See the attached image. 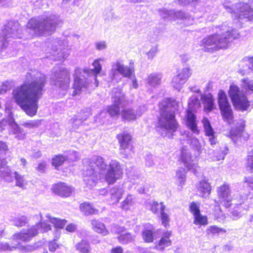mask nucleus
Instances as JSON below:
<instances>
[{
	"label": "nucleus",
	"instance_id": "obj_10",
	"mask_svg": "<svg viewBox=\"0 0 253 253\" xmlns=\"http://www.w3.org/2000/svg\"><path fill=\"white\" fill-rule=\"evenodd\" d=\"M70 76L67 69L61 67L58 70L55 68L53 69L51 83L57 88L60 97L64 96L67 92L70 81Z\"/></svg>",
	"mask_w": 253,
	"mask_h": 253
},
{
	"label": "nucleus",
	"instance_id": "obj_19",
	"mask_svg": "<svg viewBox=\"0 0 253 253\" xmlns=\"http://www.w3.org/2000/svg\"><path fill=\"white\" fill-rule=\"evenodd\" d=\"M217 101L219 108L223 117L226 120L231 119L232 118L233 112L227 95L223 90H220L219 91Z\"/></svg>",
	"mask_w": 253,
	"mask_h": 253
},
{
	"label": "nucleus",
	"instance_id": "obj_59",
	"mask_svg": "<svg viewBox=\"0 0 253 253\" xmlns=\"http://www.w3.org/2000/svg\"><path fill=\"white\" fill-rule=\"evenodd\" d=\"M12 6L11 0H0V7H8Z\"/></svg>",
	"mask_w": 253,
	"mask_h": 253
},
{
	"label": "nucleus",
	"instance_id": "obj_27",
	"mask_svg": "<svg viewBox=\"0 0 253 253\" xmlns=\"http://www.w3.org/2000/svg\"><path fill=\"white\" fill-rule=\"evenodd\" d=\"M54 193L63 197L70 196L73 191V188L64 182H60L55 184L53 188Z\"/></svg>",
	"mask_w": 253,
	"mask_h": 253
},
{
	"label": "nucleus",
	"instance_id": "obj_1",
	"mask_svg": "<svg viewBox=\"0 0 253 253\" xmlns=\"http://www.w3.org/2000/svg\"><path fill=\"white\" fill-rule=\"evenodd\" d=\"M28 73L23 84L13 91L17 104L30 116H34L38 109L46 83L45 76L41 73Z\"/></svg>",
	"mask_w": 253,
	"mask_h": 253
},
{
	"label": "nucleus",
	"instance_id": "obj_54",
	"mask_svg": "<svg viewBox=\"0 0 253 253\" xmlns=\"http://www.w3.org/2000/svg\"><path fill=\"white\" fill-rule=\"evenodd\" d=\"M158 51V45H155L151 47L150 50L147 52V55L149 59H152L156 55Z\"/></svg>",
	"mask_w": 253,
	"mask_h": 253
},
{
	"label": "nucleus",
	"instance_id": "obj_63",
	"mask_svg": "<svg viewBox=\"0 0 253 253\" xmlns=\"http://www.w3.org/2000/svg\"><path fill=\"white\" fill-rule=\"evenodd\" d=\"M242 130L241 129L234 130V128H232L230 130V134L232 136H238L240 135Z\"/></svg>",
	"mask_w": 253,
	"mask_h": 253
},
{
	"label": "nucleus",
	"instance_id": "obj_39",
	"mask_svg": "<svg viewBox=\"0 0 253 253\" xmlns=\"http://www.w3.org/2000/svg\"><path fill=\"white\" fill-rule=\"evenodd\" d=\"M46 217L48 219V221L52 223L55 228H63L66 223V220L65 219L61 220L59 218L52 217L49 214H47Z\"/></svg>",
	"mask_w": 253,
	"mask_h": 253
},
{
	"label": "nucleus",
	"instance_id": "obj_31",
	"mask_svg": "<svg viewBox=\"0 0 253 253\" xmlns=\"http://www.w3.org/2000/svg\"><path fill=\"white\" fill-rule=\"evenodd\" d=\"M123 193V189L119 186H115L111 188L108 194L110 198L108 201L110 204H115L119 202Z\"/></svg>",
	"mask_w": 253,
	"mask_h": 253
},
{
	"label": "nucleus",
	"instance_id": "obj_37",
	"mask_svg": "<svg viewBox=\"0 0 253 253\" xmlns=\"http://www.w3.org/2000/svg\"><path fill=\"white\" fill-rule=\"evenodd\" d=\"M76 249L82 253H90L91 248L88 241L82 240L76 246Z\"/></svg>",
	"mask_w": 253,
	"mask_h": 253
},
{
	"label": "nucleus",
	"instance_id": "obj_57",
	"mask_svg": "<svg viewBox=\"0 0 253 253\" xmlns=\"http://www.w3.org/2000/svg\"><path fill=\"white\" fill-rule=\"evenodd\" d=\"M14 246L10 247L9 244L6 243L0 242V251H5L7 250L11 251L12 248H15Z\"/></svg>",
	"mask_w": 253,
	"mask_h": 253
},
{
	"label": "nucleus",
	"instance_id": "obj_23",
	"mask_svg": "<svg viewBox=\"0 0 253 253\" xmlns=\"http://www.w3.org/2000/svg\"><path fill=\"white\" fill-rule=\"evenodd\" d=\"M165 206L163 202L159 203L158 202L154 201L153 202L151 210L155 214H158L160 213V217L162 220V224L167 227L169 225V218L168 214L165 212Z\"/></svg>",
	"mask_w": 253,
	"mask_h": 253
},
{
	"label": "nucleus",
	"instance_id": "obj_12",
	"mask_svg": "<svg viewBox=\"0 0 253 253\" xmlns=\"http://www.w3.org/2000/svg\"><path fill=\"white\" fill-rule=\"evenodd\" d=\"M131 65V63H130ZM134 74L133 68L129 66H126L119 61L114 62L109 72V77L112 81L119 82L122 77L131 79Z\"/></svg>",
	"mask_w": 253,
	"mask_h": 253
},
{
	"label": "nucleus",
	"instance_id": "obj_17",
	"mask_svg": "<svg viewBox=\"0 0 253 253\" xmlns=\"http://www.w3.org/2000/svg\"><path fill=\"white\" fill-rule=\"evenodd\" d=\"M68 39L60 40L58 39L52 41L51 44V52L55 59L62 60L66 58L69 54Z\"/></svg>",
	"mask_w": 253,
	"mask_h": 253
},
{
	"label": "nucleus",
	"instance_id": "obj_51",
	"mask_svg": "<svg viewBox=\"0 0 253 253\" xmlns=\"http://www.w3.org/2000/svg\"><path fill=\"white\" fill-rule=\"evenodd\" d=\"M40 124L39 120H32L24 122L22 125L28 128H33L38 126Z\"/></svg>",
	"mask_w": 253,
	"mask_h": 253
},
{
	"label": "nucleus",
	"instance_id": "obj_60",
	"mask_svg": "<svg viewBox=\"0 0 253 253\" xmlns=\"http://www.w3.org/2000/svg\"><path fill=\"white\" fill-rule=\"evenodd\" d=\"M106 114V112L105 111H102L100 112L98 115L96 117L95 121L96 122H98L100 123H103L104 121L102 120V118L104 117Z\"/></svg>",
	"mask_w": 253,
	"mask_h": 253
},
{
	"label": "nucleus",
	"instance_id": "obj_47",
	"mask_svg": "<svg viewBox=\"0 0 253 253\" xmlns=\"http://www.w3.org/2000/svg\"><path fill=\"white\" fill-rule=\"evenodd\" d=\"M27 221V217L22 215L15 218L13 222L15 226L17 227H22L26 225Z\"/></svg>",
	"mask_w": 253,
	"mask_h": 253
},
{
	"label": "nucleus",
	"instance_id": "obj_64",
	"mask_svg": "<svg viewBox=\"0 0 253 253\" xmlns=\"http://www.w3.org/2000/svg\"><path fill=\"white\" fill-rule=\"evenodd\" d=\"M45 168V162H42L39 163V164L38 165V166L37 167V170L41 172H43L44 171Z\"/></svg>",
	"mask_w": 253,
	"mask_h": 253
},
{
	"label": "nucleus",
	"instance_id": "obj_4",
	"mask_svg": "<svg viewBox=\"0 0 253 253\" xmlns=\"http://www.w3.org/2000/svg\"><path fill=\"white\" fill-rule=\"evenodd\" d=\"M159 109L160 116L156 125V130L163 136L171 137L178 125L175 120V112L172 110L170 99H163L159 104Z\"/></svg>",
	"mask_w": 253,
	"mask_h": 253
},
{
	"label": "nucleus",
	"instance_id": "obj_20",
	"mask_svg": "<svg viewBox=\"0 0 253 253\" xmlns=\"http://www.w3.org/2000/svg\"><path fill=\"white\" fill-rule=\"evenodd\" d=\"M191 75L192 71L189 67L183 68L178 75L173 77L171 85L175 89L180 91Z\"/></svg>",
	"mask_w": 253,
	"mask_h": 253
},
{
	"label": "nucleus",
	"instance_id": "obj_56",
	"mask_svg": "<svg viewBox=\"0 0 253 253\" xmlns=\"http://www.w3.org/2000/svg\"><path fill=\"white\" fill-rule=\"evenodd\" d=\"M247 167L253 173V156L248 155L247 158Z\"/></svg>",
	"mask_w": 253,
	"mask_h": 253
},
{
	"label": "nucleus",
	"instance_id": "obj_46",
	"mask_svg": "<svg viewBox=\"0 0 253 253\" xmlns=\"http://www.w3.org/2000/svg\"><path fill=\"white\" fill-rule=\"evenodd\" d=\"M189 211L193 217L200 213V204L195 202H191L189 205Z\"/></svg>",
	"mask_w": 253,
	"mask_h": 253
},
{
	"label": "nucleus",
	"instance_id": "obj_45",
	"mask_svg": "<svg viewBox=\"0 0 253 253\" xmlns=\"http://www.w3.org/2000/svg\"><path fill=\"white\" fill-rule=\"evenodd\" d=\"M191 147L197 152V154L199 155L201 151V147L199 140L196 137H192L190 140Z\"/></svg>",
	"mask_w": 253,
	"mask_h": 253
},
{
	"label": "nucleus",
	"instance_id": "obj_44",
	"mask_svg": "<svg viewBox=\"0 0 253 253\" xmlns=\"http://www.w3.org/2000/svg\"><path fill=\"white\" fill-rule=\"evenodd\" d=\"M133 239V237L130 233L121 234L118 237V240L120 243L123 244H126L130 242Z\"/></svg>",
	"mask_w": 253,
	"mask_h": 253
},
{
	"label": "nucleus",
	"instance_id": "obj_13",
	"mask_svg": "<svg viewBox=\"0 0 253 253\" xmlns=\"http://www.w3.org/2000/svg\"><path fill=\"white\" fill-rule=\"evenodd\" d=\"M201 106V102L199 96H191L188 102V109L187 111L186 125L194 133H199L196 122V116L193 112Z\"/></svg>",
	"mask_w": 253,
	"mask_h": 253
},
{
	"label": "nucleus",
	"instance_id": "obj_50",
	"mask_svg": "<svg viewBox=\"0 0 253 253\" xmlns=\"http://www.w3.org/2000/svg\"><path fill=\"white\" fill-rule=\"evenodd\" d=\"M225 233L226 231L223 228H219L216 225L209 226L207 229V234L211 233L212 234H219L220 232Z\"/></svg>",
	"mask_w": 253,
	"mask_h": 253
},
{
	"label": "nucleus",
	"instance_id": "obj_24",
	"mask_svg": "<svg viewBox=\"0 0 253 253\" xmlns=\"http://www.w3.org/2000/svg\"><path fill=\"white\" fill-rule=\"evenodd\" d=\"M202 123L205 136L208 137V140L211 145L214 147L217 142V138L215 135V132L210 121L207 118H204L202 120Z\"/></svg>",
	"mask_w": 253,
	"mask_h": 253
},
{
	"label": "nucleus",
	"instance_id": "obj_55",
	"mask_svg": "<svg viewBox=\"0 0 253 253\" xmlns=\"http://www.w3.org/2000/svg\"><path fill=\"white\" fill-rule=\"evenodd\" d=\"M95 47L98 50L105 49L107 48V43L104 41L97 42L95 43Z\"/></svg>",
	"mask_w": 253,
	"mask_h": 253
},
{
	"label": "nucleus",
	"instance_id": "obj_28",
	"mask_svg": "<svg viewBox=\"0 0 253 253\" xmlns=\"http://www.w3.org/2000/svg\"><path fill=\"white\" fill-rule=\"evenodd\" d=\"M90 110L89 108H85L81 112L78 113V115H75L72 119L73 127L74 129H77L82 125L83 123L90 116Z\"/></svg>",
	"mask_w": 253,
	"mask_h": 253
},
{
	"label": "nucleus",
	"instance_id": "obj_18",
	"mask_svg": "<svg viewBox=\"0 0 253 253\" xmlns=\"http://www.w3.org/2000/svg\"><path fill=\"white\" fill-rule=\"evenodd\" d=\"M117 138L120 145V154L124 158H129L133 152L131 136L128 132L124 131L117 135Z\"/></svg>",
	"mask_w": 253,
	"mask_h": 253
},
{
	"label": "nucleus",
	"instance_id": "obj_49",
	"mask_svg": "<svg viewBox=\"0 0 253 253\" xmlns=\"http://www.w3.org/2000/svg\"><path fill=\"white\" fill-rule=\"evenodd\" d=\"M66 158L62 155L56 156L52 159V164L55 167L61 166L65 161Z\"/></svg>",
	"mask_w": 253,
	"mask_h": 253
},
{
	"label": "nucleus",
	"instance_id": "obj_53",
	"mask_svg": "<svg viewBox=\"0 0 253 253\" xmlns=\"http://www.w3.org/2000/svg\"><path fill=\"white\" fill-rule=\"evenodd\" d=\"M145 165L147 167H152L154 166L153 156L151 154H147L145 155Z\"/></svg>",
	"mask_w": 253,
	"mask_h": 253
},
{
	"label": "nucleus",
	"instance_id": "obj_33",
	"mask_svg": "<svg viewBox=\"0 0 253 253\" xmlns=\"http://www.w3.org/2000/svg\"><path fill=\"white\" fill-rule=\"evenodd\" d=\"M155 229L152 225L148 223L144 225L142 231V238L146 243H152L154 240V232Z\"/></svg>",
	"mask_w": 253,
	"mask_h": 253
},
{
	"label": "nucleus",
	"instance_id": "obj_6",
	"mask_svg": "<svg viewBox=\"0 0 253 253\" xmlns=\"http://www.w3.org/2000/svg\"><path fill=\"white\" fill-rule=\"evenodd\" d=\"M112 100L113 104L108 107L107 111L112 117L118 116L121 109L123 119L130 121L136 119L137 116H140L142 113L128 107L130 101L119 88H114L113 89Z\"/></svg>",
	"mask_w": 253,
	"mask_h": 253
},
{
	"label": "nucleus",
	"instance_id": "obj_8",
	"mask_svg": "<svg viewBox=\"0 0 253 253\" xmlns=\"http://www.w3.org/2000/svg\"><path fill=\"white\" fill-rule=\"evenodd\" d=\"M23 38V33L21 26L17 22L9 21L4 25L0 33V50L1 52H5L9 55H11L8 50V42L10 39ZM14 54H11L13 55Z\"/></svg>",
	"mask_w": 253,
	"mask_h": 253
},
{
	"label": "nucleus",
	"instance_id": "obj_14",
	"mask_svg": "<svg viewBox=\"0 0 253 253\" xmlns=\"http://www.w3.org/2000/svg\"><path fill=\"white\" fill-rule=\"evenodd\" d=\"M229 95L236 109L241 111L248 109L249 107V102L247 97L239 89L238 86L231 84L229 90Z\"/></svg>",
	"mask_w": 253,
	"mask_h": 253
},
{
	"label": "nucleus",
	"instance_id": "obj_48",
	"mask_svg": "<svg viewBox=\"0 0 253 253\" xmlns=\"http://www.w3.org/2000/svg\"><path fill=\"white\" fill-rule=\"evenodd\" d=\"M16 180V185L20 188H23L25 185V179L23 176H22L16 172L13 173Z\"/></svg>",
	"mask_w": 253,
	"mask_h": 253
},
{
	"label": "nucleus",
	"instance_id": "obj_29",
	"mask_svg": "<svg viewBox=\"0 0 253 253\" xmlns=\"http://www.w3.org/2000/svg\"><path fill=\"white\" fill-rule=\"evenodd\" d=\"M171 235V231H167L165 232L159 242L155 244L156 249L163 251L166 248L170 246L172 244V241L170 239Z\"/></svg>",
	"mask_w": 253,
	"mask_h": 253
},
{
	"label": "nucleus",
	"instance_id": "obj_9",
	"mask_svg": "<svg viewBox=\"0 0 253 253\" xmlns=\"http://www.w3.org/2000/svg\"><path fill=\"white\" fill-rule=\"evenodd\" d=\"M236 0H224L223 5L226 10L235 15V18L241 23L253 19V9L251 5L244 2L233 3Z\"/></svg>",
	"mask_w": 253,
	"mask_h": 253
},
{
	"label": "nucleus",
	"instance_id": "obj_22",
	"mask_svg": "<svg viewBox=\"0 0 253 253\" xmlns=\"http://www.w3.org/2000/svg\"><path fill=\"white\" fill-rule=\"evenodd\" d=\"M243 192L239 196L243 201L249 202V199L253 198V178L251 177H245L242 184Z\"/></svg>",
	"mask_w": 253,
	"mask_h": 253
},
{
	"label": "nucleus",
	"instance_id": "obj_36",
	"mask_svg": "<svg viewBox=\"0 0 253 253\" xmlns=\"http://www.w3.org/2000/svg\"><path fill=\"white\" fill-rule=\"evenodd\" d=\"M162 75L160 73H152L148 78V84L152 86H156L160 84Z\"/></svg>",
	"mask_w": 253,
	"mask_h": 253
},
{
	"label": "nucleus",
	"instance_id": "obj_16",
	"mask_svg": "<svg viewBox=\"0 0 253 253\" xmlns=\"http://www.w3.org/2000/svg\"><path fill=\"white\" fill-rule=\"evenodd\" d=\"M5 130L14 134L15 137L18 140H22L25 137V134L23 130L11 117L4 118L0 121V131L2 132Z\"/></svg>",
	"mask_w": 253,
	"mask_h": 253
},
{
	"label": "nucleus",
	"instance_id": "obj_30",
	"mask_svg": "<svg viewBox=\"0 0 253 253\" xmlns=\"http://www.w3.org/2000/svg\"><path fill=\"white\" fill-rule=\"evenodd\" d=\"M196 187L199 196L203 198H207L211 193V186L206 180L200 181Z\"/></svg>",
	"mask_w": 253,
	"mask_h": 253
},
{
	"label": "nucleus",
	"instance_id": "obj_11",
	"mask_svg": "<svg viewBox=\"0 0 253 253\" xmlns=\"http://www.w3.org/2000/svg\"><path fill=\"white\" fill-rule=\"evenodd\" d=\"M51 230L50 225L45 221H41L33 225L29 228L23 229L19 233L13 235V239L23 242L30 241L34 236H36L39 231L41 232H46Z\"/></svg>",
	"mask_w": 253,
	"mask_h": 253
},
{
	"label": "nucleus",
	"instance_id": "obj_35",
	"mask_svg": "<svg viewBox=\"0 0 253 253\" xmlns=\"http://www.w3.org/2000/svg\"><path fill=\"white\" fill-rule=\"evenodd\" d=\"M91 225L93 230L103 236H105L108 234V231L106 229L105 224L100 222V221L96 219L91 220Z\"/></svg>",
	"mask_w": 253,
	"mask_h": 253
},
{
	"label": "nucleus",
	"instance_id": "obj_52",
	"mask_svg": "<svg viewBox=\"0 0 253 253\" xmlns=\"http://www.w3.org/2000/svg\"><path fill=\"white\" fill-rule=\"evenodd\" d=\"M228 149L227 147H224L223 150H221L218 152L217 155L215 156V158L213 160L219 161L223 160L225 156L228 153Z\"/></svg>",
	"mask_w": 253,
	"mask_h": 253
},
{
	"label": "nucleus",
	"instance_id": "obj_58",
	"mask_svg": "<svg viewBox=\"0 0 253 253\" xmlns=\"http://www.w3.org/2000/svg\"><path fill=\"white\" fill-rule=\"evenodd\" d=\"M55 240H54L49 242V250L52 252H55L58 247V245L55 242Z\"/></svg>",
	"mask_w": 253,
	"mask_h": 253
},
{
	"label": "nucleus",
	"instance_id": "obj_38",
	"mask_svg": "<svg viewBox=\"0 0 253 253\" xmlns=\"http://www.w3.org/2000/svg\"><path fill=\"white\" fill-rule=\"evenodd\" d=\"M80 209L84 215H88L95 214L97 211L89 203H83L80 205Z\"/></svg>",
	"mask_w": 253,
	"mask_h": 253
},
{
	"label": "nucleus",
	"instance_id": "obj_41",
	"mask_svg": "<svg viewBox=\"0 0 253 253\" xmlns=\"http://www.w3.org/2000/svg\"><path fill=\"white\" fill-rule=\"evenodd\" d=\"M176 176L177 178L179 186H182L185 184L186 180V171L183 168H181L176 171Z\"/></svg>",
	"mask_w": 253,
	"mask_h": 253
},
{
	"label": "nucleus",
	"instance_id": "obj_5",
	"mask_svg": "<svg viewBox=\"0 0 253 253\" xmlns=\"http://www.w3.org/2000/svg\"><path fill=\"white\" fill-rule=\"evenodd\" d=\"M61 22L59 16L46 14L31 18L27 24V30L31 37L50 35Z\"/></svg>",
	"mask_w": 253,
	"mask_h": 253
},
{
	"label": "nucleus",
	"instance_id": "obj_7",
	"mask_svg": "<svg viewBox=\"0 0 253 253\" xmlns=\"http://www.w3.org/2000/svg\"><path fill=\"white\" fill-rule=\"evenodd\" d=\"M101 59L95 60L92 63L93 68L92 69H84L82 70L81 69L76 68L74 74V82L73 84L74 91L72 95L75 96L79 94L81 92L87 88L91 80L89 78H92L95 81L96 86L98 85L97 81V75L100 73L102 67L100 63Z\"/></svg>",
	"mask_w": 253,
	"mask_h": 253
},
{
	"label": "nucleus",
	"instance_id": "obj_32",
	"mask_svg": "<svg viewBox=\"0 0 253 253\" xmlns=\"http://www.w3.org/2000/svg\"><path fill=\"white\" fill-rule=\"evenodd\" d=\"M201 98L206 111L209 112L215 108L214 100L211 93L203 94Z\"/></svg>",
	"mask_w": 253,
	"mask_h": 253
},
{
	"label": "nucleus",
	"instance_id": "obj_3",
	"mask_svg": "<svg viewBox=\"0 0 253 253\" xmlns=\"http://www.w3.org/2000/svg\"><path fill=\"white\" fill-rule=\"evenodd\" d=\"M238 31L223 24L215 27V33L211 35L202 41L201 45L204 50L213 52L220 49L226 48L234 40L239 38Z\"/></svg>",
	"mask_w": 253,
	"mask_h": 253
},
{
	"label": "nucleus",
	"instance_id": "obj_2",
	"mask_svg": "<svg viewBox=\"0 0 253 253\" xmlns=\"http://www.w3.org/2000/svg\"><path fill=\"white\" fill-rule=\"evenodd\" d=\"M84 181L91 188L95 186L98 180L104 176L109 184L114 183L123 173L120 164L116 160H111L107 170V165L103 158L94 156L90 159L83 161Z\"/></svg>",
	"mask_w": 253,
	"mask_h": 253
},
{
	"label": "nucleus",
	"instance_id": "obj_43",
	"mask_svg": "<svg viewBox=\"0 0 253 253\" xmlns=\"http://www.w3.org/2000/svg\"><path fill=\"white\" fill-rule=\"evenodd\" d=\"M241 83L242 87L246 90L253 92V80L248 78H244L241 80Z\"/></svg>",
	"mask_w": 253,
	"mask_h": 253
},
{
	"label": "nucleus",
	"instance_id": "obj_40",
	"mask_svg": "<svg viewBox=\"0 0 253 253\" xmlns=\"http://www.w3.org/2000/svg\"><path fill=\"white\" fill-rule=\"evenodd\" d=\"M135 204V197L128 195L122 203V208L124 210H128Z\"/></svg>",
	"mask_w": 253,
	"mask_h": 253
},
{
	"label": "nucleus",
	"instance_id": "obj_26",
	"mask_svg": "<svg viewBox=\"0 0 253 253\" xmlns=\"http://www.w3.org/2000/svg\"><path fill=\"white\" fill-rule=\"evenodd\" d=\"M238 72L243 76L248 75L251 72H253V56H245L239 64Z\"/></svg>",
	"mask_w": 253,
	"mask_h": 253
},
{
	"label": "nucleus",
	"instance_id": "obj_61",
	"mask_svg": "<svg viewBox=\"0 0 253 253\" xmlns=\"http://www.w3.org/2000/svg\"><path fill=\"white\" fill-rule=\"evenodd\" d=\"M9 88V86L7 83H3L0 88V94L5 92Z\"/></svg>",
	"mask_w": 253,
	"mask_h": 253
},
{
	"label": "nucleus",
	"instance_id": "obj_15",
	"mask_svg": "<svg viewBox=\"0 0 253 253\" xmlns=\"http://www.w3.org/2000/svg\"><path fill=\"white\" fill-rule=\"evenodd\" d=\"M159 12L163 18L170 20H180L185 26L192 25L194 22V19L191 15L181 10L175 11L164 8L160 9Z\"/></svg>",
	"mask_w": 253,
	"mask_h": 253
},
{
	"label": "nucleus",
	"instance_id": "obj_42",
	"mask_svg": "<svg viewBox=\"0 0 253 253\" xmlns=\"http://www.w3.org/2000/svg\"><path fill=\"white\" fill-rule=\"evenodd\" d=\"M193 223L196 225H206L208 224V218L200 213L194 216Z\"/></svg>",
	"mask_w": 253,
	"mask_h": 253
},
{
	"label": "nucleus",
	"instance_id": "obj_62",
	"mask_svg": "<svg viewBox=\"0 0 253 253\" xmlns=\"http://www.w3.org/2000/svg\"><path fill=\"white\" fill-rule=\"evenodd\" d=\"M90 240L92 244H96L100 242V240L97 235L91 236L90 238Z\"/></svg>",
	"mask_w": 253,
	"mask_h": 253
},
{
	"label": "nucleus",
	"instance_id": "obj_34",
	"mask_svg": "<svg viewBox=\"0 0 253 253\" xmlns=\"http://www.w3.org/2000/svg\"><path fill=\"white\" fill-rule=\"evenodd\" d=\"M181 159L184 166L189 170H192V172L196 175L198 173L197 164L191 161L190 159H187L183 153L181 155Z\"/></svg>",
	"mask_w": 253,
	"mask_h": 253
},
{
	"label": "nucleus",
	"instance_id": "obj_25",
	"mask_svg": "<svg viewBox=\"0 0 253 253\" xmlns=\"http://www.w3.org/2000/svg\"><path fill=\"white\" fill-rule=\"evenodd\" d=\"M217 193L221 202H225L224 204L226 208L231 206L230 203L232 201V196L229 186L228 184H223L217 189Z\"/></svg>",
	"mask_w": 253,
	"mask_h": 253
},
{
	"label": "nucleus",
	"instance_id": "obj_21",
	"mask_svg": "<svg viewBox=\"0 0 253 253\" xmlns=\"http://www.w3.org/2000/svg\"><path fill=\"white\" fill-rule=\"evenodd\" d=\"M251 202H247L245 200H242L239 197L237 202L234 203L235 206L231 209L230 212V216L233 220H238L241 218L244 214V212L246 211L250 204ZM234 205V204H231Z\"/></svg>",
	"mask_w": 253,
	"mask_h": 253
}]
</instances>
